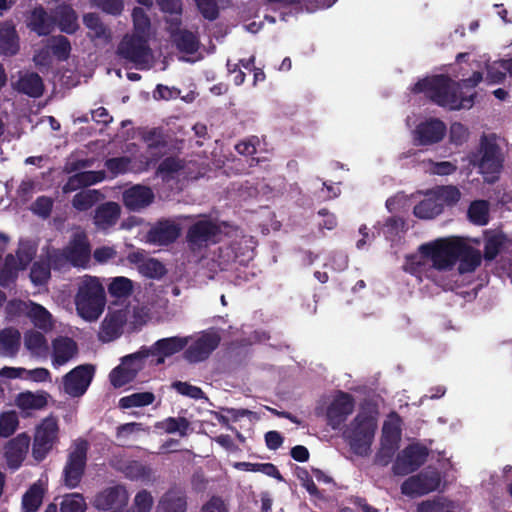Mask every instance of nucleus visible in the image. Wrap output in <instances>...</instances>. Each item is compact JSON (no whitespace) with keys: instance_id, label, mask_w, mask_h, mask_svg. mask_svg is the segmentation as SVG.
Instances as JSON below:
<instances>
[{"instance_id":"nucleus-63","label":"nucleus","mask_w":512,"mask_h":512,"mask_svg":"<svg viewBox=\"0 0 512 512\" xmlns=\"http://www.w3.org/2000/svg\"><path fill=\"white\" fill-rule=\"evenodd\" d=\"M469 136L468 129L460 122H454L449 129V140L452 144L462 145Z\"/></svg>"},{"instance_id":"nucleus-64","label":"nucleus","mask_w":512,"mask_h":512,"mask_svg":"<svg viewBox=\"0 0 512 512\" xmlns=\"http://www.w3.org/2000/svg\"><path fill=\"white\" fill-rule=\"evenodd\" d=\"M136 512H150L153 506V497L147 490L139 491L134 498Z\"/></svg>"},{"instance_id":"nucleus-61","label":"nucleus","mask_w":512,"mask_h":512,"mask_svg":"<svg viewBox=\"0 0 512 512\" xmlns=\"http://www.w3.org/2000/svg\"><path fill=\"white\" fill-rule=\"evenodd\" d=\"M30 317L32 318L35 326L39 328H46L51 323V314L39 304H33V307L30 310Z\"/></svg>"},{"instance_id":"nucleus-20","label":"nucleus","mask_w":512,"mask_h":512,"mask_svg":"<svg viewBox=\"0 0 512 512\" xmlns=\"http://www.w3.org/2000/svg\"><path fill=\"white\" fill-rule=\"evenodd\" d=\"M83 24L88 29L87 37L95 45H107L112 40L111 29L103 23L96 13H87L83 16Z\"/></svg>"},{"instance_id":"nucleus-47","label":"nucleus","mask_w":512,"mask_h":512,"mask_svg":"<svg viewBox=\"0 0 512 512\" xmlns=\"http://www.w3.org/2000/svg\"><path fill=\"white\" fill-rule=\"evenodd\" d=\"M126 363H122L112 369L109 374L110 383L115 388H121L135 379V370H127Z\"/></svg>"},{"instance_id":"nucleus-56","label":"nucleus","mask_w":512,"mask_h":512,"mask_svg":"<svg viewBox=\"0 0 512 512\" xmlns=\"http://www.w3.org/2000/svg\"><path fill=\"white\" fill-rule=\"evenodd\" d=\"M296 476H297L298 480L301 482L302 487H304L312 497H315L318 499L322 498L321 492L315 485L311 475L309 474V472L306 468L297 467Z\"/></svg>"},{"instance_id":"nucleus-50","label":"nucleus","mask_w":512,"mask_h":512,"mask_svg":"<svg viewBox=\"0 0 512 512\" xmlns=\"http://www.w3.org/2000/svg\"><path fill=\"white\" fill-rule=\"evenodd\" d=\"M85 509L86 502L80 493L67 494L60 503V512H84Z\"/></svg>"},{"instance_id":"nucleus-15","label":"nucleus","mask_w":512,"mask_h":512,"mask_svg":"<svg viewBox=\"0 0 512 512\" xmlns=\"http://www.w3.org/2000/svg\"><path fill=\"white\" fill-rule=\"evenodd\" d=\"M221 341L216 332H204L184 351V358L190 363L202 362L209 358Z\"/></svg>"},{"instance_id":"nucleus-52","label":"nucleus","mask_w":512,"mask_h":512,"mask_svg":"<svg viewBox=\"0 0 512 512\" xmlns=\"http://www.w3.org/2000/svg\"><path fill=\"white\" fill-rule=\"evenodd\" d=\"M131 159L127 156L108 158L104 162L105 168L116 177L129 171Z\"/></svg>"},{"instance_id":"nucleus-12","label":"nucleus","mask_w":512,"mask_h":512,"mask_svg":"<svg viewBox=\"0 0 512 512\" xmlns=\"http://www.w3.org/2000/svg\"><path fill=\"white\" fill-rule=\"evenodd\" d=\"M441 484V475L434 469L411 476L401 484V493L410 496H423L436 491Z\"/></svg>"},{"instance_id":"nucleus-1","label":"nucleus","mask_w":512,"mask_h":512,"mask_svg":"<svg viewBox=\"0 0 512 512\" xmlns=\"http://www.w3.org/2000/svg\"><path fill=\"white\" fill-rule=\"evenodd\" d=\"M483 74L475 71L466 79L453 81L449 76L440 74L417 81L411 91L424 93L433 103L449 110L470 109L477 95L475 87L482 81Z\"/></svg>"},{"instance_id":"nucleus-8","label":"nucleus","mask_w":512,"mask_h":512,"mask_svg":"<svg viewBox=\"0 0 512 512\" xmlns=\"http://www.w3.org/2000/svg\"><path fill=\"white\" fill-rule=\"evenodd\" d=\"M58 431L57 419L52 416L43 419L37 426L32 445V455L36 461L41 462L47 457L58 438Z\"/></svg>"},{"instance_id":"nucleus-45","label":"nucleus","mask_w":512,"mask_h":512,"mask_svg":"<svg viewBox=\"0 0 512 512\" xmlns=\"http://www.w3.org/2000/svg\"><path fill=\"white\" fill-rule=\"evenodd\" d=\"M506 241V235L501 232L487 237L484 242V258L486 260H494L500 253Z\"/></svg>"},{"instance_id":"nucleus-6","label":"nucleus","mask_w":512,"mask_h":512,"mask_svg":"<svg viewBox=\"0 0 512 512\" xmlns=\"http://www.w3.org/2000/svg\"><path fill=\"white\" fill-rule=\"evenodd\" d=\"M460 240L461 238H440L422 244L418 250L423 258L431 260L434 269L447 271L457 263Z\"/></svg>"},{"instance_id":"nucleus-51","label":"nucleus","mask_w":512,"mask_h":512,"mask_svg":"<svg viewBox=\"0 0 512 512\" xmlns=\"http://www.w3.org/2000/svg\"><path fill=\"white\" fill-rule=\"evenodd\" d=\"M19 426V418L14 411L3 412L0 415V437L12 436Z\"/></svg>"},{"instance_id":"nucleus-14","label":"nucleus","mask_w":512,"mask_h":512,"mask_svg":"<svg viewBox=\"0 0 512 512\" xmlns=\"http://www.w3.org/2000/svg\"><path fill=\"white\" fill-rule=\"evenodd\" d=\"M95 373V367L91 364L79 365L70 370L63 377V388L71 397H80L88 389Z\"/></svg>"},{"instance_id":"nucleus-22","label":"nucleus","mask_w":512,"mask_h":512,"mask_svg":"<svg viewBox=\"0 0 512 512\" xmlns=\"http://www.w3.org/2000/svg\"><path fill=\"white\" fill-rule=\"evenodd\" d=\"M153 200L154 193L152 189L143 185H134L123 193V203L132 211L147 207Z\"/></svg>"},{"instance_id":"nucleus-38","label":"nucleus","mask_w":512,"mask_h":512,"mask_svg":"<svg viewBox=\"0 0 512 512\" xmlns=\"http://www.w3.org/2000/svg\"><path fill=\"white\" fill-rule=\"evenodd\" d=\"M44 493L45 491L40 484L34 483L31 485L22 497L23 512H37L43 502Z\"/></svg>"},{"instance_id":"nucleus-54","label":"nucleus","mask_w":512,"mask_h":512,"mask_svg":"<svg viewBox=\"0 0 512 512\" xmlns=\"http://www.w3.org/2000/svg\"><path fill=\"white\" fill-rule=\"evenodd\" d=\"M148 358V352L146 351V347L143 346L139 351L126 355L122 358V363H126L127 370H135V377L138 372L142 370L144 366V360Z\"/></svg>"},{"instance_id":"nucleus-40","label":"nucleus","mask_w":512,"mask_h":512,"mask_svg":"<svg viewBox=\"0 0 512 512\" xmlns=\"http://www.w3.org/2000/svg\"><path fill=\"white\" fill-rule=\"evenodd\" d=\"M52 56H54L58 61L64 62L69 59L71 54V43L70 40L63 35H55L51 36L46 40Z\"/></svg>"},{"instance_id":"nucleus-24","label":"nucleus","mask_w":512,"mask_h":512,"mask_svg":"<svg viewBox=\"0 0 512 512\" xmlns=\"http://www.w3.org/2000/svg\"><path fill=\"white\" fill-rule=\"evenodd\" d=\"M19 35L12 20L0 23V56L11 57L20 50Z\"/></svg>"},{"instance_id":"nucleus-62","label":"nucleus","mask_w":512,"mask_h":512,"mask_svg":"<svg viewBox=\"0 0 512 512\" xmlns=\"http://www.w3.org/2000/svg\"><path fill=\"white\" fill-rule=\"evenodd\" d=\"M196 5L202 16L209 20L214 21L219 16V8L216 0H195Z\"/></svg>"},{"instance_id":"nucleus-29","label":"nucleus","mask_w":512,"mask_h":512,"mask_svg":"<svg viewBox=\"0 0 512 512\" xmlns=\"http://www.w3.org/2000/svg\"><path fill=\"white\" fill-rule=\"evenodd\" d=\"M158 507L162 512H186L187 497L185 492L177 487L169 489L161 497Z\"/></svg>"},{"instance_id":"nucleus-3","label":"nucleus","mask_w":512,"mask_h":512,"mask_svg":"<svg viewBox=\"0 0 512 512\" xmlns=\"http://www.w3.org/2000/svg\"><path fill=\"white\" fill-rule=\"evenodd\" d=\"M78 315L86 321H96L106 306V293L103 284L95 276L85 275L79 283L75 295Z\"/></svg>"},{"instance_id":"nucleus-32","label":"nucleus","mask_w":512,"mask_h":512,"mask_svg":"<svg viewBox=\"0 0 512 512\" xmlns=\"http://www.w3.org/2000/svg\"><path fill=\"white\" fill-rule=\"evenodd\" d=\"M64 250L74 265L87 261L91 253L86 236L80 234H76Z\"/></svg>"},{"instance_id":"nucleus-49","label":"nucleus","mask_w":512,"mask_h":512,"mask_svg":"<svg viewBox=\"0 0 512 512\" xmlns=\"http://www.w3.org/2000/svg\"><path fill=\"white\" fill-rule=\"evenodd\" d=\"M183 169L182 161L177 157H166L161 161L157 167L156 174L163 180H169L173 177V174Z\"/></svg>"},{"instance_id":"nucleus-58","label":"nucleus","mask_w":512,"mask_h":512,"mask_svg":"<svg viewBox=\"0 0 512 512\" xmlns=\"http://www.w3.org/2000/svg\"><path fill=\"white\" fill-rule=\"evenodd\" d=\"M144 142L147 144L149 150L162 149L167 146V142L158 128H153L146 132L143 136Z\"/></svg>"},{"instance_id":"nucleus-36","label":"nucleus","mask_w":512,"mask_h":512,"mask_svg":"<svg viewBox=\"0 0 512 512\" xmlns=\"http://www.w3.org/2000/svg\"><path fill=\"white\" fill-rule=\"evenodd\" d=\"M123 323L121 314L117 312L106 315L101 323L100 340L109 342L118 338L121 334Z\"/></svg>"},{"instance_id":"nucleus-44","label":"nucleus","mask_w":512,"mask_h":512,"mask_svg":"<svg viewBox=\"0 0 512 512\" xmlns=\"http://www.w3.org/2000/svg\"><path fill=\"white\" fill-rule=\"evenodd\" d=\"M132 19L134 26L133 35H139L148 39L151 22L144 9L141 7H135L132 11Z\"/></svg>"},{"instance_id":"nucleus-31","label":"nucleus","mask_w":512,"mask_h":512,"mask_svg":"<svg viewBox=\"0 0 512 512\" xmlns=\"http://www.w3.org/2000/svg\"><path fill=\"white\" fill-rule=\"evenodd\" d=\"M21 346V334L14 327L0 330V356L14 358Z\"/></svg>"},{"instance_id":"nucleus-23","label":"nucleus","mask_w":512,"mask_h":512,"mask_svg":"<svg viewBox=\"0 0 512 512\" xmlns=\"http://www.w3.org/2000/svg\"><path fill=\"white\" fill-rule=\"evenodd\" d=\"M180 228L169 220L159 221L147 234L149 242L158 245H169L177 240Z\"/></svg>"},{"instance_id":"nucleus-13","label":"nucleus","mask_w":512,"mask_h":512,"mask_svg":"<svg viewBox=\"0 0 512 512\" xmlns=\"http://www.w3.org/2000/svg\"><path fill=\"white\" fill-rule=\"evenodd\" d=\"M447 134L446 124L439 118H428L416 125L412 132L417 146H431L441 142Z\"/></svg>"},{"instance_id":"nucleus-60","label":"nucleus","mask_w":512,"mask_h":512,"mask_svg":"<svg viewBox=\"0 0 512 512\" xmlns=\"http://www.w3.org/2000/svg\"><path fill=\"white\" fill-rule=\"evenodd\" d=\"M140 271L149 278H160L165 274V267L159 260L149 258L140 266Z\"/></svg>"},{"instance_id":"nucleus-41","label":"nucleus","mask_w":512,"mask_h":512,"mask_svg":"<svg viewBox=\"0 0 512 512\" xmlns=\"http://www.w3.org/2000/svg\"><path fill=\"white\" fill-rule=\"evenodd\" d=\"M467 216L474 225H487L489 223V202L486 200L472 201L468 207Z\"/></svg>"},{"instance_id":"nucleus-25","label":"nucleus","mask_w":512,"mask_h":512,"mask_svg":"<svg viewBox=\"0 0 512 512\" xmlns=\"http://www.w3.org/2000/svg\"><path fill=\"white\" fill-rule=\"evenodd\" d=\"M28 28L38 36L49 35L55 27V19L41 5L36 6L27 21Z\"/></svg>"},{"instance_id":"nucleus-59","label":"nucleus","mask_w":512,"mask_h":512,"mask_svg":"<svg viewBox=\"0 0 512 512\" xmlns=\"http://www.w3.org/2000/svg\"><path fill=\"white\" fill-rule=\"evenodd\" d=\"M50 265L47 262H34L30 278L35 284H43L50 278Z\"/></svg>"},{"instance_id":"nucleus-10","label":"nucleus","mask_w":512,"mask_h":512,"mask_svg":"<svg viewBox=\"0 0 512 512\" xmlns=\"http://www.w3.org/2000/svg\"><path fill=\"white\" fill-rule=\"evenodd\" d=\"M220 226L209 219L198 220L187 230L186 240L194 250L209 244H216L221 236Z\"/></svg>"},{"instance_id":"nucleus-35","label":"nucleus","mask_w":512,"mask_h":512,"mask_svg":"<svg viewBox=\"0 0 512 512\" xmlns=\"http://www.w3.org/2000/svg\"><path fill=\"white\" fill-rule=\"evenodd\" d=\"M49 394L45 391L36 393L21 392L16 396L15 404L21 410H41L47 406Z\"/></svg>"},{"instance_id":"nucleus-48","label":"nucleus","mask_w":512,"mask_h":512,"mask_svg":"<svg viewBox=\"0 0 512 512\" xmlns=\"http://www.w3.org/2000/svg\"><path fill=\"white\" fill-rule=\"evenodd\" d=\"M438 201L443 207L455 205L461 198V193L456 186H438L433 189Z\"/></svg>"},{"instance_id":"nucleus-55","label":"nucleus","mask_w":512,"mask_h":512,"mask_svg":"<svg viewBox=\"0 0 512 512\" xmlns=\"http://www.w3.org/2000/svg\"><path fill=\"white\" fill-rule=\"evenodd\" d=\"M89 2L93 7L112 16H119L124 10L123 0H89Z\"/></svg>"},{"instance_id":"nucleus-7","label":"nucleus","mask_w":512,"mask_h":512,"mask_svg":"<svg viewBox=\"0 0 512 512\" xmlns=\"http://www.w3.org/2000/svg\"><path fill=\"white\" fill-rule=\"evenodd\" d=\"M88 449V441L78 439L74 442L73 449L68 453L62 472V481L67 488L74 489L79 486L87 465Z\"/></svg>"},{"instance_id":"nucleus-34","label":"nucleus","mask_w":512,"mask_h":512,"mask_svg":"<svg viewBox=\"0 0 512 512\" xmlns=\"http://www.w3.org/2000/svg\"><path fill=\"white\" fill-rule=\"evenodd\" d=\"M16 89L29 97L38 98L44 92V83L36 72H27L19 77Z\"/></svg>"},{"instance_id":"nucleus-53","label":"nucleus","mask_w":512,"mask_h":512,"mask_svg":"<svg viewBox=\"0 0 512 512\" xmlns=\"http://www.w3.org/2000/svg\"><path fill=\"white\" fill-rule=\"evenodd\" d=\"M399 446L380 441V447L374 456V464L385 467L390 464Z\"/></svg>"},{"instance_id":"nucleus-4","label":"nucleus","mask_w":512,"mask_h":512,"mask_svg":"<svg viewBox=\"0 0 512 512\" xmlns=\"http://www.w3.org/2000/svg\"><path fill=\"white\" fill-rule=\"evenodd\" d=\"M377 429V418L370 411L361 409L344 432L351 451L361 457L371 452Z\"/></svg>"},{"instance_id":"nucleus-17","label":"nucleus","mask_w":512,"mask_h":512,"mask_svg":"<svg viewBox=\"0 0 512 512\" xmlns=\"http://www.w3.org/2000/svg\"><path fill=\"white\" fill-rule=\"evenodd\" d=\"M31 439L25 432L10 439L4 446V458L9 469L17 470L26 458Z\"/></svg>"},{"instance_id":"nucleus-5","label":"nucleus","mask_w":512,"mask_h":512,"mask_svg":"<svg viewBox=\"0 0 512 512\" xmlns=\"http://www.w3.org/2000/svg\"><path fill=\"white\" fill-rule=\"evenodd\" d=\"M502 162L501 149L497 144L496 134H483L480 138L478 150L470 156V163L484 175L485 182L491 184L498 179Z\"/></svg>"},{"instance_id":"nucleus-57","label":"nucleus","mask_w":512,"mask_h":512,"mask_svg":"<svg viewBox=\"0 0 512 512\" xmlns=\"http://www.w3.org/2000/svg\"><path fill=\"white\" fill-rule=\"evenodd\" d=\"M172 388L179 394L195 400L205 398V394L200 387L191 385L188 382L175 381L172 383Z\"/></svg>"},{"instance_id":"nucleus-33","label":"nucleus","mask_w":512,"mask_h":512,"mask_svg":"<svg viewBox=\"0 0 512 512\" xmlns=\"http://www.w3.org/2000/svg\"><path fill=\"white\" fill-rule=\"evenodd\" d=\"M425 195L426 197L414 206L413 214L419 219H433L443 212V205L433 190L427 191Z\"/></svg>"},{"instance_id":"nucleus-46","label":"nucleus","mask_w":512,"mask_h":512,"mask_svg":"<svg viewBox=\"0 0 512 512\" xmlns=\"http://www.w3.org/2000/svg\"><path fill=\"white\" fill-rule=\"evenodd\" d=\"M108 292L112 297L126 298L133 292V282L123 276L115 277L108 285Z\"/></svg>"},{"instance_id":"nucleus-9","label":"nucleus","mask_w":512,"mask_h":512,"mask_svg":"<svg viewBox=\"0 0 512 512\" xmlns=\"http://www.w3.org/2000/svg\"><path fill=\"white\" fill-rule=\"evenodd\" d=\"M429 450L420 444H409L396 457L392 472L396 476H406L417 471L427 460Z\"/></svg>"},{"instance_id":"nucleus-37","label":"nucleus","mask_w":512,"mask_h":512,"mask_svg":"<svg viewBox=\"0 0 512 512\" xmlns=\"http://www.w3.org/2000/svg\"><path fill=\"white\" fill-rule=\"evenodd\" d=\"M26 349L36 357H46L49 346L46 337L39 331L30 330L24 334Z\"/></svg>"},{"instance_id":"nucleus-42","label":"nucleus","mask_w":512,"mask_h":512,"mask_svg":"<svg viewBox=\"0 0 512 512\" xmlns=\"http://www.w3.org/2000/svg\"><path fill=\"white\" fill-rule=\"evenodd\" d=\"M392 415L395 417V420L384 422L380 441L399 446L401 440L400 417L396 413Z\"/></svg>"},{"instance_id":"nucleus-30","label":"nucleus","mask_w":512,"mask_h":512,"mask_svg":"<svg viewBox=\"0 0 512 512\" xmlns=\"http://www.w3.org/2000/svg\"><path fill=\"white\" fill-rule=\"evenodd\" d=\"M61 32L74 34L79 29L78 15L70 5H59L53 16Z\"/></svg>"},{"instance_id":"nucleus-18","label":"nucleus","mask_w":512,"mask_h":512,"mask_svg":"<svg viewBox=\"0 0 512 512\" xmlns=\"http://www.w3.org/2000/svg\"><path fill=\"white\" fill-rule=\"evenodd\" d=\"M169 23V33L176 48L186 54H194L199 49V40L196 34L187 30L180 29V17L171 18Z\"/></svg>"},{"instance_id":"nucleus-19","label":"nucleus","mask_w":512,"mask_h":512,"mask_svg":"<svg viewBox=\"0 0 512 512\" xmlns=\"http://www.w3.org/2000/svg\"><path fill=\"white\" fill-rule=\"evenodd\" d=\"M127 502L128 494L122 486L108 487L95 498L96 508L103 511L121 512V509L126 506Z\"/></svg>"},{"instance_id":"nucleus-43","label":"nucleus","mask_w":512,"mask_h":512,"mask_svg":"<svg viewBox=\"0 0 512 512\" xmlns=\"http://www.w3.org/2000/svg\"><path fill=\"white\" fill-rule=\"evenodd\" d=\"M157 427L163 429L168 434L179 433L184 437L190 427V422L185 417H168L157 424Z\"/></svg>"},{"instance_id":"nucleus-16","label":"nucleus","mask_w":512,"mask_h":512,"mask_svg":"<svg viewBox=\"0 0 512 512\" xmlns=\"http://www.w3.org/2000/svg\"><path fill=\"white\" fill-rule=\"evenodd\" d=\"M355 408L353 396L347 392L339 391L326 410L327 424L338 429L352 414Z\"/></svg>"},{"instance_id":"nucleus-39","label":"nucleus","mask_w":512,"mask_h":512,"mask_svg":"<svg viewBox=\"0 0 512 512\" xmlns=\"http://www.w3.org/2000/svg\"><path fill=\"white\" fill-rule=\"evenodd\" d=\"M103 195L99 190L86 189L76 193L72 199V206L77 211H88L91 209Z\"/></svg>"},{"instance_id":"nucleus-28","label":"nucleus","mask_w":512,"mask_h":512,"mask_svg":"<svg viewBox=\"0 0 512 512\" xmlns=\"http://www.w3.org/2000/svg\"><path fill=\"white\" fill-rule=\"evenodd\" d=\"M121 213V208L116 202H105L99 205L94 214V223L98 228L107 229L114 226Z\"/></svg>"},{"instance_id":"nucleus-11","label":"nucleus","mask_w":512,"mask_h":512,"mask_svg":"<svg viewBox=\"0 0 512 512\" xmlns=\"http://www.w3.org/2000/svg\"><path fill=\"white\" fill-rule=\"evenodd\" d=\"M117 53L136 67L142 68L148 63L150 55L148 39L139 35H126L119 43Z\"/></svg>"},{"instance_id":"nucleus-21","label":"nucleus","mask_w":512,"mask_h":512,"mask_svg":"<svg viewBox=\"0 0 512 512\" xmlns=\"http://www.w3.org/2000/svg\"><path fill=\"white\" fill-rule=\"evenodd\" d=\"M78 353L77 343L70 337L58 336L52 341V364L60 367L68 363Z\"/></svg>"},{"instance_id":"nucleus-26","label":"nucleus","mask_w":512,"mask_h":512,"mask_svg":"<svg viewBox=\"0 0 512 512\" xmlns=\"http://www.w3.org/2000/svg\"><path fill=\"white\" fill-rule=\"evenodd\" d=\"M459 261L458 271L460 274L474 272L481 264L482 255L480 251L464 242L462 239L457 253V262Z\"/></svg>"},{"instance_id":"nucleus-27","label":"nucleus","mask_w":512,"mask_h":512,"mask_svg":"<svg viewBox=\"0 0 512 512\" xmlns=\"http://www.w3.org/2000/svg\"><path fill=\"white\" fill-rule=\"evenodd\" d=\"M188 344L187 338L168 337L157 340L150 348L146 347L148 357L153 356H172L182 351Z\"/></svg>"},{"instance_id":"nucleus-2","label":"nucleus","mask_w":512,"mask_h":512,"mask_svg":"<svg viewBox=\"0 0 512 512\" xmlns=\"http://www.w3.org/2000/svg\"><path fill=\"white\" fill-rule=\"evenodd\" d=\"M483 74L475 71L466 79L453 81L449 76L440 74L417 81L411 91L424 93L433 103L449 110L470 109L477 95L475 87L482 81Z\"/></svg>"}]
</instances>
